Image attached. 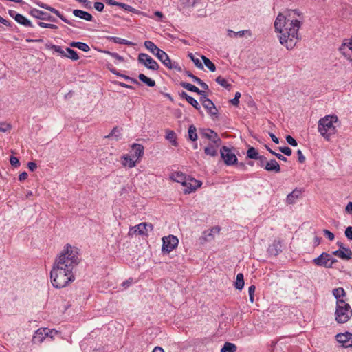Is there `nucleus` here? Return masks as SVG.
<instances>
[{"label": "nucleus", "instance_id": "nucleus-1", "mask_svg": "<svg viewBox=\"0 0 352 352\" xmlns=\"http://www.w3.org/2000/svg\"><path fill=\"white\" fill-rule=\"evenodd\" d=\"M79 250L77 248L67 244L57 255L50 272L52 285L56 288H63L75 280L74 270L79 264Z\"/></svg>", "mask_w": 352, "mask_h": 352}, {"label": "nucleus", "instance_id": "nucleus-2", "mask_svg": "<svg viewBox=\"0 0 352 352\" xmlns=\"http://www.w3.org/2000/svg\"><path fill=\"white\" fill-rule=\"evenodd\" d=\"M304 21V16L298 10H287L279 12L274 21V29L282 45L288 50L294 48L301 37L298 33Z\"/></svg>", "mask_w": 352, "mask_h": 352}, {"label": "nucleus", "instance_id": "nucleus-3", "mask_svg": "<svg viewBox=\"0 0 352 352\" xmlns=\"http://www.w3.org/2000/svg\"><path fill=\"white\" fill-rule=\"evenodd\" d=\"M337 123H338L337 116H326L319 120L318 130L324 139L329 140L331 136L337 132L336 126L335 125Z\"/></svg>", "mask_w": 352, "mask_h": 352}, {"label": "nucleus", "instance_id": "nucleus-4", "mask_svg": "<svg viewBox=\"0 0 352 352\" xmlns=\"http://www.w3.org/2000/svg\"><path fill=\"white\" fill-rule=\"evenodd\" d=\"M335 320L339 324L346 322L352 316V309L345 300L336 302Z\"/></svg>", "mask_w": 352, "mask_h": 352}, {"label": "nucleus", "instance_id": "nucleus-5", "mask_svg": "<svg viewBox=\"0 0 352 352\" xmlns=\"http://www.w3.org/2000/svg\"><path fill=\"white\" fill-rule=\"evenodd\" d=\"M157 58L168 69L182 72V67L179 65L177 62H172L168 55L164 51L158 52Z\"/></svg>", "mask_w": 352, "mask_h": 352}, {"label": "nucleus", "instance_id": "nucleus-6", "mask_svg": "<svg viewBox=\"0 0 352 352\" xmlns=\"http://www.w3.org/2000/svg\"><path fill=\"white\" fill-rule=\"evenodd\" d=\"M337 245L339 247V249L332 252V254L342 260H350L352 256V251L351 249L345 247L343 243L340 241L337 242Z\"/></svg>", "mask_w": 352, "mask_h": 352}, {"label": "nucleus", "instance_id": "nucleus-7", "mask_svg": "<svg viewBox=\"0 0 352 352\" xmlns=\"http://www.w3.org/2000/svg\"><path fill=\"white\" fill-rule=\"evenodd\" d=\"M162 241L163 245L162 250L167 253L173 250L177 246L179 243L178 239L173 235L164 236L162 238Z\"/></svg>", "mask_w": 352, "mask_h": 352}, {"label": "nucleus", "instance_id": "nucleus-8", "mask_svg": "<svg viewBox=\"0 0 352 352\" xmlns=\"http://www.w3.org/2000/svg\"><path fill=\"white\" fill-rule=\"evenodd\" d=\"M53 332L54 330H50L47 328H40L35 331L32 338V342L34 344H41L46 337L49 336L53 338V336L51 335Z\"/></svg>", "mask_w": 352, "mask_h": 352}, {"label": "nucleus", "instance_id": "nucleus-9", "mask_svg": "<svg viewBox=\"0 0 352 352\" xmlns=\"http://www.w3.org/2000/svg\"><path fill=\"white\" fill-rule=\"evenodd\" d=\"M221 156L225 164L228 166L233 165L236 163L237 157L235 154L227 146H223L221 150Z\"/></svg>", "mask_w": 352, "mask_h": 352}, {"label": "nucleus", "instance_id": "nucleus-10", "mask_svg": "<svg viewBox=\"0 0 352 352\" xmlns=\"http://www.w3.org/2000/svg\"><path fill=\"white\" fill-rule=\"evenodd\" d=\"M138 61L148 69L154 71L157 70L160 67L158 63L147 54L140 53L138 56Z\"/></svg>", "mask_w": 352, "mask_h": 352}, {"label": "nucleus", "instance_id": "nucleus-11", "mask_svg": "<svg viewBox=\"0 0 352 352\" xmlns=\"http://www.w3.org/2000/svg\"><path fill=\"white\" fill-rule=\"evenodd\" d=\"M200 135L212 142V144L220 145L221 139L216 132L210 129H200Z\"/></svg>", "mask_w": 352, "mask_h": 352}, {"label": "nucleus", "instance_id": "nucleus-12", "mask_svg": "<svg viewBox=\"0 0 352 352\" xmlns=\"http://www.w3.org/2000/svg\"><path fill=\"white\" fill-rule=\"evenodd\" d=\"M329 261V254L327 252H322L319 256L313 260V263L317 266L331 268V265Z\"/></svg>", "mask_w": 352, "mask_h": 352}, {"label": "nucleus", "instance_id": "nucleus-13", "mask_svg": "<svg viewBox=\"0 0 352 352\" xmlns=\"http://www.w3.org/2000/svg\"><path fill=\"white\" fill-rule=\"evenodd\" d=\"M201 185V182L196 180L194 178H188L186 180V183L184 185V186L185 187V188L184 189V192L185 194H190L192 192L195 191Z\"/></svg>", "mask_w": 352, "mask_h": 352}, {"label": "nucleus", "instance_id": "nucleus-14", "mask_svg": "<svg viewBox=\"0 0 352 352\" xmlns=\"http://www.w3.org/2000/svg\"><path fill=\"white\" fill-rule=\"evenodd\" d=\"M30 14L32 16H34V18H36V19H38L41 20H47V21H50L51 22L56 21V19L54 16L50 15L49 14H47L45 12H43L38 9H36V8L31 10Z\"/></svg>", "mask_w": 352, "mask_h": 352}, {"label": "nucleus", "instance_id": "nucleus-15", "mask_svg": "<svg viewBox=\"0 0 352 352\" xmlns=\"http://www.w3.org/2000/svg\"><path fill=\"white\" fill-rule=\"evenodd\" d=\"M336 340L338 342L342 343L344 347L352 346V333H338Z\"/></svg>", "mask_w": 352, "mask_h": 352}, {"label": "nucleus", "instance_id": "nucleus-16", "mask_svg": "<svg viewBox=\"0 0 352 352\" xmlns=\"http://www.w3.org/2000/svg\"><path fill=\"white\" fill-rule=\"evenodd\" d=\"M146 226L151 228L150 226L147 225V223H141L135 226H133L130 229L129 234L131 236L133 234L147 236L146 229H145Z\"/></svg>", "mask_w": 352, "mask_h": 352}, {"label": "nucleus", "instance_id": "nucleus-17", "mask_svg": "<svg viewBox=\"0 0 352 352\" xmlns=\"http://www.w3.org/2000/svg\"><path fill=\"white\" fill-rule=\"evenodd\" d=\"M144 147L139 144H134L132 146L131 155L137 161L144 155Z\"/></svg>", "mask_w": 352, "mask_h": 352}, {"label": "nucleus", "instance_id": "nucleus-18", "mask_svg": "<svg viewBox=\"0 0 352 352\" xmlns=\"http://www.w3.org/2000/svg\"><path fill=\"white\" fill-rule=\"evenodd\" d=\"M204 107L207 109L209 114L211 116H216L218 113V110L214 104L211 100H204Z\"/></svg>", "mask_w": 352, "mask_h": 352}, {"label": "nucleus", "instance_id": "nucleus-19", "mask_svg": "<svg viewBox=\"0 0 352 352\" xmlns=\"http://www.w3.org/2000/svg\"><path fill=\"white\" fill-rule=\"evenodd\" d=\"M265 169L267 171H274L276 173L280 171V165L275 160H271L269 162H267L265 166Z\"/></svg>", "mask_w": 352, "mask_h": 352}, {"label": "nucleus", "instance_id": "nucleus-20", "mask_svg": "<svg viewBox=\"0 0 352 352\" xmlns=\"http://www.w3.org/2000/svg\"><path fill=\"white\" fill-rule=\"evenodd\" d=\"M281 243L280 241H274L273 243L269 246L268 252L276 256L281 252Z\"/></svg>", "mask_w": 352, "mask_h": 352}, {"label": "nucleus", "instance_id": "nucleus-21", "mask_svg": "<svg viewBox=\"0 0 352 352\" xmlns=\"http://www.w3.org/2000/svg\"><path fill=\"white\" fill-rule=\"evenodd\" d=\"M73 14L76 17L80 18L87 21H91L93 20V16L91 14L81 10H74Z\"/></svg>", "mask_w": 352, "mask_h": 352}, {"label": "nucleus", "instance_id": "nucleus-22", "mask_svg": "<svg viewBox=\"0 0 352 352\" xmlns=\"http://www.w3.org/2000/svg\"><path fill=\"white\" fill-rule=\"evenodd\" d=\"M301 191L297 189L294 190L290 194H289L287 197V202L289 204H294L296 202V201L301 196Z\"/></svg>", "mask_w": 352, "mask_h": 352}, {"label": "nucleus", "instance_id": "nucleus-23", "mask_svg": "<svg viewBox=\"0 0 352 352\" xmlns=\"http://www.w3.org/2000/svg\"><path fill=\"white\" fill-rule=\"evenodd\" d=\"M220 145H217L214 144H210L204 148V153L206 155L215 157L218 155V148Z\"/></svg>", "mask_w": 352, "mask_h": 352}, {"label": "nucleus", "instance_id": "nucleus-24", "mask_svg": "<svg viewBox=\"0 0 352 352\" xmlns=\"http://www.w3.org/2000/svg\"><path fill=\"white\" fill-rule=\"evenodd\" d=\"M180 85L188 90V91H193V92H195L197 94H198L199 95H204V91L203 90H200L199 88H197L196 86L190 84V83H188V82H182L180 83Z\"/></svg>", "mask_w": 352, "mask_h": 352}, {"label": "nucleus", "instance_id": "nucleus-25", "mask_svg": "<svg viewBox=\"0 0 352 352\" xmlns=\"http://www.w3.org/2000/svg\"><path fill=\"white\" fill-rule=\"evenodd\" d=\"M170 178L176 182L181 183L183 186L186 183L187 180L186 175L180 172L173 173Z\"/></svg>", "mask_w": 352, "mask_h": 352}, {"label": "nucleus", "instance_id": "nucleus-26", "mask_svg": "<svg viewBox=\"0 0 352 352\" xmlns=\"http://www.w3.org/2000/svg\"><path fill=\"white\" fill-rule=\"evenodd\" d=\"M333 295L336 298V302L340 300H345L346 292L342 287H338L333 290Z\"/></svg>", "mask_w": 352, "mask_h": 352}, {"label": "nucleus", "instance_id": "nucleus-27", "mask_svg": "<svg viewBox=\"0 0 352 352\" xmlns=\"http://www.w3.org/2000/svg\"><path fill=\"white\" fill-rule=\"evenodd\" d=\"M144 46L145 47L149 50L151 53H153L156 56H157V53L161 52L162 50L158 48L156 45L151 41H146L144 42Z\"/></svg>", "mask_w": 352, "mask_h": 352}, {"label": "nucleus", "instance_id": "nucleus-28", "mask_svg": "<svg viewBox=\"0 0 352 352\" xmlns=\"http://www.w3.org/2000/svg\"><path fill=\"white\" fill-rule=\"evenodd\" d=\"M137 160L133 158L131 155H124L122 157V164L124 166H128L129 168H133L135 166Z\"/></svg>", "mask_w": 352, "mask_h": 352}, {"label": "nucleus", "instance_id": "nucleus-29", "mask_svg": "<svg viewBox=\"0 0 352 352\" xmlns=\"http://www.w3.org/2000/svg\"><path fill=\"white\" fill-rule=\"evenodd\" d=\"M117 6H118L120 8H122L124 10H125L126 11H129V12H133V13H135V14H143L144 16H146V14L145 13H143L142 12H140L138 10L133 8L132 6H129V5H127L126 3H124L118 2Z\"/></svg>", "mask_w": 352, "mask_h": 352}, {"label": "nucleus", "instance_id": "nucleus-30", "mask_svg": "<svg viewBox=\"0 0 352 352\" xmlns=\"http://www.w3.org/2000/svg\"><path fill=\"white\" fill-rule=\"evenodd\" d=\"M15 21L24 26L32 27L31 21L21 14H17L15 15Z\"/></svg>", "mask_w": 352, "mask_h": 352}, {"label": "nucleus", "instance_id": "nucleus-31", "mask_svg": "<svg viewBox=\"0 0 352 352\" xmlns=\"http://www.w3.org/2000/svg\"><path fill=\"white\" fill-rule=\"evenodd\" d=\"M47 10L55 14L65 23L70 25H73V23L70 21L67 20L58 10H56L55 8L49 6H47Z\"/></svg>", "mask_w": 352, "mask_h": 352}, {"label": "nucleus", "instance_id": "nucleus-32", "mask_svg": "<svg viewBox=\"0 0 352 352\" xmlns=\"http://www.w3.org/2000/svg\"><path fill=\"white\" fill-rule=\"evenodd\" d=\"M236 346L234 343L226 342L221 349V352H236Z\"/></svg>", "mask_w": 352, "mask_h": 352}, {"label": "nucleus", "instance_id": "nucleus-33", "mask_svg": "<svg viewBox=\"0 0 352 352\" xmlns=\"http://www.w3.org/2000/svg\"><path fill=\"white\" fill-rule=\"evenodd\" d=\"M138 78L142 82L148 87H154L155 85V81L154 80H152L143 74H140Z\"/></svg>", "mask_w": 352, "mask_h": 352}, {"label": "nucleus", "instance_id": "nucleus-34", "mask_svg": "<svg viewBox=\"0 0 352 352\" xmlns=\"http://www.w3.org/2000/svg\"><path fill=\"white\" fill-rule=\"evenodd\" d=\"M66 52H65V55L64 57H67V58H69L70 59H72V60H77L79 59V56L77 54V52L76 51H74V50L69 48V47H67L65 49Z\"/></svg>", "mask_w": 352, "mask_h": 352}, {"label": "nucleus", "instance_id": "nucleus-35", "mask_svg": "<svg viewBox=\"0 0 352 352\" xmlns=\"http://www.w3.org/2000/svg\"><path fill=\"white\" fill-rule=\"evenodd\" d=\"M201 59L203 60L206 67H207L210 72H215L216 67L214 64L208 58L202 55Z\"/></svg>", "mask_w": 352, "mask_h": 352}, {"label": "nucleus", "instance_id": "nucleus-36", "mask_svg": "<svg viewBox=\"0 0 352 352\" xmlns=\"http://www.w3.org/2000/svg\"><path fill=\"white\" fill-rule=\"evenodd\" d=\"M235 287L237 289L241 290L243 288L244 286V280H243V275L241 273H239L236 276V280L234 283Z\"/></svg>", "mask_w": 352, "mask_h": 352}, {"label": "nucleus", "instance_id": "nucleus-37", "mask_svg": "<svg viewBox=\"0 0 352 352\" xmlns=\"http://www.w3.org/2000/svg\"><path fill=\"white\" fill-rule=\"evenodd\" d=\"M259 155L258 151L254 147H250L247 151V157L250 159L257 160Z\"/></svg>", "mask_w": 352, "mask_h": 352}, {"label": "nucleus", "instance_id": "nucleus-38", "mask_svg": "<svg viewBox=\"0 0 352 352\" xmlns=\"http://www.w3.org/2000/svg\"><path fill=\"white\" fill-rule=\"evenodd\" d=\"M188 138L192 141L197 140V129L194 125H190L188 128Z\"/></svg>", "mask_w": 352, "mask_h": 352}, {"label": "nucleus", "instance_id": "nucleus-39", "mask_svg": "<svg viewBox=\"0 0 352 352\" xmlns=\"http://www.w3.org/2000/svg\"><path fill=\"white\" fill-rule=\"evenodd\" d=\"M215 80L221 86L225 87L226 89H227L228 90L230 89L231 85L230 83H228V81L222 76H219L217 77Z\"/></svg>", "mask_w": 352, "mask_h": 352}, {"label": "nucleus", "instance_id": "nucleus-40", "mask_svg": "<svg viewBox=\"0 0 352 352\" xmlns=\"http://www.w3.org/2000/svg\"><path fill=\"white\" fill-rule=\"evenodd\" d=\"M46 47L47 49L54 50L56 52L58 53L63 57L65 55V51H64L62 49V47L59 45L50 44V45H46Z\"/></svg>", "mask_w": 352, "mask_h": 352}, {"label": "nucleus", "instance_id": "nucleus-41", "mask_svg": "<svg viewBox=\"0 0 352 352\" xmlns=\"http://www.w3.org/2000/svg\"><path fill=\"white\" fill-rule=\"evenodd\" d=\"M249 32L248 30H242V31H238V32H234L231 30H228V36L231 37V38H233V37H235V36H239V37H242L243 36L245 35V33H248Z\"/></svg>", "mask_w": 352, "mask_h": 352}, {"label": "nucleus", "instance_id": "nucleus-42", "mask_svg": "<svg viewBox=\"0 0 352 352\" xmlns=\"http://www.w3.org/2000/svg\"><path fill=\"white\" fill-rule=\"evenodd\" d=\"M166 139L170 140V142L173 144V145L176 146V135L173 131H168L166 133Z\"/></svg>", "mask_w": 352, "mask_h": 352}, {"label": "nucleus", "instance_id": "nucleus-43", "mask_svg": "<svg viewBox=\"0 0 352 352\" xmlns=\"http://www.w3.org/2000/svg\"><path fill=\"white\" fill-rule=\"evenodd\" d=\"M189 104H190L195 109L199 110L200 106L198 103V102L192 96H189L188 98H187L186 100Z\"/></svg>", "mask_w": 352, "mask_h": 352}, {"label": "nucleus", "instance_id": "nucleus-44", "mask_svg": "<svg viewBox=\"0 0 352 352\" xmlns=\"http://www.w3.org/2000/svg\"><path fill=\"white\" fill-rule=\"evenodd\" d=\"M12 126L9 123L5 122H0V131L7 132L8 131L10 130Z\"/></svg>", "mask_w": 352, "mask_h": 352}, {"label": "nucleus", "instance_id": "nucleus-45", "mask_svg": "<svg viewBox=\"0 0 352 352\" xmlns=\"http://www.w3.org/2000/svg\"><path fill=\"white\" fill-rule=\"evenodd\" d=\"M189 56L190 57L191 60L193 61L195 65L199 69H203L204 66L202 63L200 62L199 59L197 58H195V56L192 55V54H190Z\"/></svg>", "mask_w": 352, "mask_h": 352}, {"label": "nucleus", "instance_id": "nucleus-46", "mask_svg": "<svg viewBox=\"0 0 352 352\" xmlns=\"http://www.w3.org/2000/svg\"><path fill=\"white\" fill-rule=\"evenodd\" d=\"M278 150L287 156H290L292 153V149L287 146L279 147Z\"/></svg>", "mask_w": 352, "mask_h": 352}, {"label": "nucleus", "instance_id": "nucleus-47", "mask_svg": "<svg viewBox=\"0 0 352 352\" xmlns=\"http://www.w3.org/2000/svg\"><path fill=\"white\" fill-rule=\"evenodd\" d=\"M111 40H112L113 42H115L116 43L131 44V42H129V41H126L125 39L119 38V37H111Z\"/></svg>", "mask_w": 352, "mask_h": 352}, {"label": "nucleus", "instance_id": "nucleus-48", "mask_svg": "<svg viewBox=\"0 0 352 352\" xmlns=\"http://www.w3.org/2000/svg\"><path fill=\"white\" fill-rule=\"evenodd\" d=\"M240 97H241V93L236 92L235 94L234 98L230 100V102L232 103V104H233L234 106H236V107L238 106L239 104Z\"/></svg>", "mask_w": 352, "mask_h": 352}, {"label": "nucleus", "instance_id": "nucleus-49", "mask_svg": "<svg viewBox=\"0 0 352 352\" xmlns=\"http://www.w3.org/2000/svg\"><path fill=\"white\" fill-rule=\"evenodd\" d=\"M105 53L110 55L111 57L118 60V61H120V62L124 61V58L116 52H105Z\"/></svg>", "mask_w": 352, "mask_h": 352}, {"label": "nucleus", "instance_id": "nucleus-50", "mask_svg": "<svg viewBox=\"0 0 352 352\" xmlns=\"http://www.w3.org/2000/svg\"><path fill=\"white\" fill-rule=\"evenodd\" d=\"M78 48L83 52H89L90 50L89 46L87 44L82 42H78Z\"/></svg>", "mask_w": 352, "mask_h": 352}, {"label": "nucleus", "instance_id": "nucleus-51", "mask_svg": "<svg viewBox=\"0 0 352 352\" xmlns=\"http://www.w3.org/2000/svg\"><path fill=\"white\" fill-rule=\"evenodd\" d=\"M38 25L42 28H51V29H57L58 27L56 25L51 24V23H45L44 22H39Z\"/></svg>", "mask_w": 352, "mask_h": 352}, {"label": "nucleus", "instance_id": "nucleus-52", "mask_svg": "<svg viewBox=\"0 0 352 352\" xmlns=\"http://www.w3.org/2000/svg\"><path fill=\"white\" fill-rule=\"evenodd\" d=\"M257 160L259 161L258 165L260 166L261 167L265 168V166L266 163L267 162V158L263 155H259Z\"/></svg>", "mask_w": 352, "mask_h": 352}, {"label": "nucleus", "instance_id": "nucleus-53", "mask_svg": "<svg viewBox=\"0 0 352 352\" xmlns=\"http://www.w3.org/2000/svg\"><path fill=\"white\" fill-rule=\"evenodd\" d=\"M286 141L289 145L292 146H296L298 144L296 140L294 138H293L291 135H287L286 137Z\"/></svg>", "mask_w": 352, "mask_h": 352}, {"label": "nucleus", "instance_id": "nucleus-54", "mask_svg": "<svg viewBox=\"0 0 352 352\" xmlns=\"http://www.w3.org/2000/svg\"><path fill=\"white\" fill-rule=\"evenodd\" d=\"M112 72H113V73H114L115 74H117V75H118V76H122V78H125V79H126V80H130V81H131V82H134V83H135V84L140 85V82H139L136 79L132 78H131V77H129V76H126V75L119 74L118 73H117V72H114V71H112Z\"/></svg>", "mask_w": 352, "mask_h": 352}, {"label": "nucleus", "instance_id": "nucleus-55", "mask_svg": "<svg viewBox=\"0 0 352 352\" xmlns=\"http://www.w3.org/2000/svg\"><path fill=\"white\" fill-rule=\"evenodd\" d=\"M10 164L14 167H18L20 165L19 160L16 157H13V156L10 157Z\"/></svg>", "mask_w": 352, "mask_h": 352}, {"label": "nucleus", "instance_id": "nucleus-56", "mask_svg": "<svg viewBox=\"0 0 352 352\" xmlns=\"http://www.w3.org/2000/svg\"><path fill=\"white\" fill-rule=\"evenodd\" d=\"M324 234L329 239L330 241H333L335 238L333 233L330 232L329 230L324 229L323 230Z\"/></svg>", "mask_w": 352, "mask_h": 352}, {"label": "nucleus", "instance_id": "nucleus-57", "mask_svg": "<svg viewBox=\"0 0 352 352\" xmlns=\"http://www.w3.org/2000/svg\"><path fill=\"white\" fill-rule=\"evenodd\" d=\"M345 236L349 240H352V226H349L345 230Z\"/></svg>", "mask_w": 352, "mask_h": 352}, {"label": "nucleus", "instance_id": "nucleus-58", "mask_svg": "<svg viewBox=\"0 0 352 352\" xmlns=\"http://www.w3.org/2000/svg\"><path fill=\"white\" fill-rule=\"evenodd\" d=\"M104 5L101 2H96L94 3V8L99 12H102L104 10Z\"/></svg>", "mask_w": 352, "mask_h": 352}, {"label": "nucleus", "instance_id": "nucleus-59", "mask_svg": "<svg viewBox=\"0 0 352 352\" xmlns=\"http://www.w3.org/2000/svg\"><path fill=\"white\" fill-rule=\"evenodd\" d=\"M297 155L299 162L301 164L304 163L305 161V157L303 155L301 150L299 149L297 151Z\"/></svg>", "mask_w": 352, "mask_h": 352}, {"label": "nucleus", "instance_id": "nucleus-60", "mask_svg": "<svg viewBox=\"0 0 352 352\" xmlns=\"http://www.w3.org/2000/svg\"><path fill=\"white\" fill-rule=\"evenodd\" d=\"M185 74L190 78H191L194 82H197V80H200L199 78H198L197 76L193 75L189 71H186L185 72Z\"/></svg>", "mask_w": 352, "mask_h": 352}, {"label": "nucleus", "instance_id": "nucleus-61", "mask_svg": "<svg viewBox=\"0 0 352 352\" xmlns=\"http://www.w3.org/2000/svg\"><path fill=\"white\" fill-rule=\"evenodd\" d=\"M197 83L204 90L208 89V85L201 79L197 80Z\"/></svg>", "mask_w": 352, "mask_h": 352}, {"label": "nucleus", "instance_id": "nucleus-62", "mask_svg": "<svg viewBox=\"0 0 352 352\" xmlns=\"http://www.w3.org/2000/svg\"><path fill=\"white\" fill-rule=\"evenodd\" d=\"M220 229L218 227H214L210 230V232L208 234V237L212 236L213 234H218Z\"/></svg>", "mask_w": 352, "mask_h": 352}, {"label": "nucleus", "instance_id": "nucleus-63", "mask_svg": "<svg viewBox=\"0 0 352 352\" xmlns=\"http://www.w3.org/2000/svg\"><path fill=\"white\" fill-rule=\"evenodd\" d=\"M28 167L31 171H34L36 168L37 166L36 163L30 162L28 164Z\"/></svg>", "mask_w": 352, "mask_h": 352}, {"label": "nucleus", "instance_id": "nucleus-64", "mask_svg": "<svg viewBox=\"0 0 352 352\" xmlns=\"http://www.w3.org/2000/svg\"><path fill=\"white\" fill-rule=\"evenodd\" d=\"M345 211L351 214H352V202L348 203L345 208Z\"/></svg>", "mask_w": 352, "mask_h": 352}]
</instances>
